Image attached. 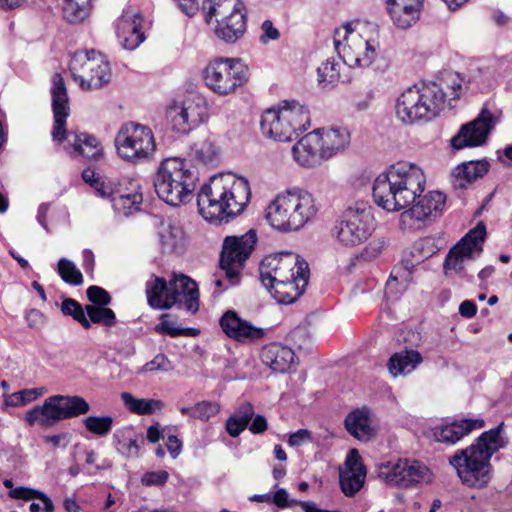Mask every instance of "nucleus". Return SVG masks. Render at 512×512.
<instances>
[{
  "label": "nucleus",
  "instance_id": "nucleus-22",
  "mask_svg": "<svg viewBox=\"0 0 512 512\" xmlns=\"http://www.w3.org/2000/svg\"><path fill=\"white\" fill-rule=\"evenodd\" d=\"M431 94H424V83L406 89L396 101V116L405 124H412L425 120L423 99H428Z\"/></svg>",
  "mask_w": 512,
  "mask_h": 512
},
{
  "label": "nucleus",
  "instance_id": "nucleus-19",
  "mask_svg": "<svg viewBox=\"0 0 512 512\" xmlns=\"http://www.w3.org/2000/svg\"><path fill=\"white\" fill-rule=\"evenodd\" d=\"M421 194L411 203V207L401 213L400 222L404 229H420L439 217L445 209L446 196L442 192Z\"/></svg>",
  "mask_w": 512,
  "mask_h": 512
},
{
  "label": "nucleus",
  "instance_id": "nucleus-37",
  "mask_svg": "<svg viewBox=\"0 0 512 512\" xmlns=\"http://www.w3.org/2000/svg\"><path fill=\"white\" fill-rule=\"evenodd\" d=\"M182 104V111L188 119L192 129L203 123L208 117V108L205 98L201 95H194L185 99Z\"/></svg>",
  "mask_w": 512,
  "mask_h": 512
},
{
  "label": "nucleus",
  "instance_id": "nucleus-26",
  "mask_svg": "<svg viewBox=\"0 0 512 512\" xmlns=\"http://www.w3.org/2000/svg\"><path fill=\"white\" fill-rule=\"evenodd\" d=\"M484 427L482 419H461L451 423L436 426L433 429V437L436 441L454 445L473 430Z\"/></svg>",
  "mask_w": 512,
  "mask_h": 512
},
{
  "label": "nucleus",
  "instance_id": "nucleus-61",
  "mask_svg": "<svg viewBox=\"0 0 512 512\" xmlns=\"http://www.w3.org/2000/svg\"><path fill=\"white\" fill-rule=\"evenodd\" d=\"M310 439L311 432L308 429H299L290 435L288 443L293 447H298Z\"/></svg>",
  "mask_w": 512,
  "mask_h": 512
},
{
  "label": "nucleus",
  "instance_id": "nucleus-49",
  "mask_svg": "<svg viewBox=\"0 0 512 512\" xmlns=\"http://www.w3.org/2000/svg\"><path fill=\"white\" fill-rule=\"evenodd\" d=\"M58 274L61 279L68 284L78 286L83 283V276L81 271L72 261L66 258H61L59 260Z\"/></svg>",
  "mask_w": 512,
  "mask_h": 512
},
{
  "label": "nucleus",
  "instance_id": "nucleus-7",
  "mask_svg": "<svg viewBox=\"0 0 512 512\" xmlns=\"http://www.w3.org/2000/svg\"><path fill=\"white\" fill-rule=\"evenodd\" d=\"M197 180L187 160L172 157L160 163L154 177V188L161 200L171 206H179L192 199Z\"/></svg>",
  "mask_w": 512,
  "mask_h": 512
},
{
  "label": "nucleus",
  "instance_id": "nucleus-1",
  "mask_svg": "<svg viewBox=\"0 0 512 512\" xmlns=\"http://www.w3.org/2000/svg\"><path fill=\"white\" fill-rule=\"evenodd\" d=\"M251 197L250 185L244 177L232 173L210 178L197 196L199 213L209 222H228L240 215Z\"/></svg>",
  "mask_w": 512,
  "mask_h": 512
},
{
  "label": "nucleus",
  "instance_id": "nucleus-30",
  "mask_svg": "<svg viewBox=\"0 0 512 512\" xmlns=\"http://www.w3.org/2000/svg\"><path fill=\"white\" fill-rule=\"evenodd\" d=\"M318 134L319 145L326 160L346 149L350 143V134L344 128H321L314 130Z\"/></svg>",
  "mask_w": 512,
  "mask_h": 512
},
{
  "label": "nucleus",
  "instance_id": "nucleus-52",
  "mask_svg": "<svg viewBox=\"0 0 512 512\" xmlns=\"http://www.w3.org/2000/svg\"><path fill=\"white\" fill-rule=\"evenodd\" d=\"M439 84L443 86V91L446 93V100H456L460 97L463 87L462 79L458 74H448Z\"/></svg>",
  "mask_w": 512,
  "mask_h": 512
},
{
  "label": "nucleus",
  "instance_id": "nucleus-27",
  "mask_svg": "<svg viewBox=\"0 0 512 512\" xmlns=\"http://www.w3.org/2000/svg\"><path fill=\"white\" fill-rule=\"evenodd\" d=\"M296 162L303 167H315L326 160L319 145L318 134L314 131L303 136L292 148Z\"/></svg>",
  "mask_w": 512,
  "mask_h": 512
},
{
  "label": "nucleus",
  "instance_id": "nucleus-20",
  "mask_svg": "<svg viewBox=\"0 0 512 512\" xmlns=\"http://www.w3.org/2000/svg\"><path fill=\"white\" fill-rule=\"evenodd\" d=\"M496 123L497 118L484 107L474 120L460 128L458 133L451 139V146L454 149L460 150L484 144Z\"/></svg>",
  "mask_w": 512,
  "mask_h": 512
},
{
  "label": "nucleus",
  "instance_id": "nucleus-38",
  "mask_svg": "<svg viewBox=\"0 0 512 512\" xmlns=\"http://www.w3.org/2000/svg\"><path fill=\"white\" fill-rule=\"evenodd\" d=\"M121 400L130 412L137 415H150L164 407L159 399L135 398L129 392H123Z\"/></svg>",
  "mask_w": 512,
  "mask_h": 512
},
{
  "label": "nucleus",
  "instance_id": "nucleus-12",
  "mask_svg": "<svg viewBox=\"0 0 512 512\" xmlns=\"http://www.w3.org/2000/svg\"><path fill=\"white\" fill-rule=\"evenodd\" d=\"M89 403L80 396L54 395L45 399L43 405L27 411L25 420L29 425L52 427L58 422L88 413Z\"/></svg>",
  "mask_w": 512,
  "mask_h": 512
},
{
  "label": "nucleus",
  "instance_id": "nucleus-48",
  "mask_svg": "<svg viewBox=\"0 0 512 512\" xmlns=\"http://www.w3.org/2000/svg\"><path fill=\"white\" fill-rule=\"evenodd\" d=\"M61 312L65 316H71L75 321L79 322L83 328L89 329L91 327L90 321L86 317V310L80 303L72 298H66L61 304Z\"/></svg>",
  "mask_w": 512,
  "mask_h": 512
},
{
  "label": "nucleus",
  "instance_id": "nucleus-55",
  "mask_svg": "<svg viewBox=\"0 0 512 512\" xmlns=\"http://www.w3.org/2000/svg\"><path fill=\"white\" fill-rule=\"evenodd\" d=\"M155 331L159 334L169 335L171 337H177L182 335V328L176 327L174 322L169 319L168 314H162L160 322L155 326Z\"/></svg>",
  "mask_w": 512,
  "mask_h": 512
},
{
  "label": "nucleus",
  "instance_id": "nucleus-5",
  "mask_svg": "<svg viewBox=\"0 0 512 512\" xmlns=\"http://www.w3.org/2000/svg\"><path fill=\"white\" fill-rule=\"evenodd\" d=\"M344 24L334 33V47L338 56L351 68H367L377 58L380 44L376 25L356 22Z\"/></svg>",
  "mask_w": 512,
  "mask_h": 512
},
{
  "label": "nucleus",
  "instance_id": "nucleus-4",
  "mask_svg": "<svg viewBox=\"0 0 512 512\" xmlns=\"http://www.w3.org/2000/svg\"><path fill=\"white\" fill-rule=\"evenodd\" d=\"M501 431L502 424L482 433L475 443L449 458V464L467 487L481 489L492 479L491 457L505 445Z\"/></svg>",
  "mask_w": 512,
  "mask_h": 512
},
{
  "label": "nucleus",
  "instance_id": "nucleus-35",
  "mask_svg": "<svg viewBox=\"0 0 512 512\" xmlns=\"http://www.w3.org/2000/svg\"><path fill=\"white\" fill-rule=\"evenodd\" d=\"M489 170V164L486 161H470L463 163L455 169L456 188L465 189L468 184L483 177Z\"/></svg>",
  "mask_w": 512,
  "mask_h": 512
},
{
  "label": "nucleus",
  "instance_id": "nucleus-32",
  "mask_svg": "<svg viewBox=\"0 0 512 512\" xmlns=\"http://www.w3.org/2000/svg\"><path fill=\"white\" fill-rule=\"evenodd\" d=\"M158 235L163 253H176L184 246V231L179 224L171 220L160 223Z\"/></svg>",
  "mask_w": 512,
  "mask_h": 512
},
{
  "label": "nucleus",
  "instance_id": "nucleus-53",
  "mask_svg": "<svg viewBox=\"0 0 512 512\" xmlns=\"http://www.w3.org/2000/svg\"><path fill=\"white\" fill-rule=\"evenodd\" d=\"M220 411L219 403L215 401H201L194 406V419L208 421Z\"/></svg>",
  "mask_w": 512,
  "mask_h": 512
},
{
  "label": "nucleus",
  "instance_id": "nucleus-62",
  "mask_svg": "<svg viewBox=\"0 0 512 512\" xmlns=\"http://www.w3.org/2000/svg\"><path fill=\"white\" fill-rule=\"evenodd\" d=\"M25 319L30 328H38L43 324V314L37 309L28 310Z\"/></svg>",
  "mask_w": 512,
  "mask_h": 512
},
{
  "label": "nucleus",
  "instance_id": "nucleus-58",
  "mask_svg": "<svg viewBox=\"0 0 512 512\" xmlns=\"http://www.w3.org/2000/svg\"><path fill=\"white\" fill-rule=\"evenodd\" d=\"M271 503L275 504L278 508L284 509L293 505H299L300 501L290 500L289 494L284 488H279L274 495H271Z\"/></svg>",
  "mask_w": 512,
  "mask_h": 512
},
{
  "label": "nucleus",
  "instance_id": "nucleus-24",
  "mask_svg": "<svg viewBox=\"0 0 512 512\" xmlns=\"http://www.w3.org/2000/svg\"><path fill=\"white\" fill-rule=\"evenodd\" d=\"M117 38L127 50H134L145 39L142 31V16L133 10H125L117 21Z\"/></svg>",
  "mask_w": 512,
  "mask_h": 512
},
{
  "label": "nucleus",
  "instance_id": "nucleus-21",
  "mask_svg": "<svg viewBox=\"0 0 512 512\" xmlns=\"http://www.w3.org/2000/svg\"><path fill=\"white\" fill-rule=\"evenodd\" d=\"M51 95L54 115V126L51 134L54 141L62 142L66 137L65 126L70 108L66 86L60 74L53 76Z\"/></svg>",
  "mask_w": 512,
  "mask_h": 512
},
{
  "label": "nucleus",
  "instance_id": "nucleus-16",
  "mask_svg": "<svg viewBox=\"0 0 512 512\" xmlns=\"http://www.w3.org/2000/svg\"><path fill=\"white\" fill-rule=\"evenodd\" d=\"M485 238L486 227L479 222L448 252L444 261L445 274L455 272L471 282L473 277L465 273V264L481 255Z\"/></svg>",
  "mask_w": 512,
  "mask_h": 512
},
{
  "label": "nucleus",
  "instance_id": "nucleus-11",
  "mask_svg": "<svg viewBox=\"0 0 512 512\" xmlns=\"http://www.w3.org/2000/svg\"><path fill=\"white\" fill-rule=\"evenodd\" d=\"M374 229L372 207L368 202L356 201L349 205L335 222L333 235L343 246L354 247L364 243Z\"/></svg>",
  "mask_w": 512,
  "mask_h": 512
},
{
  "label": "nucleus",
  "instance_id": "nucleus-47",
  "mask_svg": "<svg viewBox=\"0 0 512 512\" xmlns=\"http://www.w3.org/2000/svg\"><path fill=\"white\" fill-rule=\"evenodd\" d=\"M142 201L143 196L139 192L118 193L116 197H113V206L124 214H129L134 210H139Z\"/></svg>",
  "mask_w": 512,
  "mask_h": 512
},
{
  "label": "nucleus",
  "instance_id": "nucleus-13",
  "mask_svg": "<svg viewBox=\"0 0 512 512\" xmlns=\"http://www.w3.org/2000/svg\"><path fill=\"white\" fill-rule=\"evenodd\" d=\"M206 86L220 96L230 95L246 83L248 68L238 59L217 58L203 71Z\"/></svg>",
  "mask_w": 512,
  "mask_h": 512
},
{
  "label": "nucleus",
  "instance_id": "nucleus-50",
  "mask_svg": "<svg viewBox=\"0 0 512 512\" xmlns=\"http://www.w3.org/2000/svg\"><path fill=\"white\" fill-rule=\"evenodd\" d=\"M85 428L98 436H106L110 433L113 425L111 416H88L83 420Z\"/></svg>",
  "mask_w": 512,
  "mask_h": 512
},
{
  "label": "nucleus",
  "instance_id": "nucleus-31",
  "mask_svg": "<svg viewBox=\"0 0 512 512\" xmlns=\"http://www.w3.org/2000/svg\"><path fill=\"white\" fill-rule=\"evenodd\" d=\"M116 450L126 458H137L140 447L144 443V436L136 434L131 426L117 429L113 434Z\"/></svg>",
  "mask_w": 512,
  "mask_h": 512
},
{
  "label": "nucleus",
  "instance_id": "nucleus-45",
  "mask_svg": "<svg viewBox=\"0 0 512 512\" xmlns=\"http://www.w3.org/2000/svg\"><path fill=\"white\" fill-rule=\"evenodd\" d=\"M46 393V388L24 389L4 396V404L11 407L24 406Z\"/></svg>",
  "mask_w": 512,
  "mask_h": 512
},
{
  "label": "nucleus",
  "instance_id": "nucleus-34",
  "mask_svg": "<svg viewBox=\"0 0 512 512\" xmlns=\"http://www.w3.org/2000/svg\"><path fill=\"white\" fill-rule=\"evenodd\" d=\"M431 94L428 99H423L425 121L437 117L446 105V93L443 86L436 82L424 83V94Z\"/></svg>",
  "mask_w": 512,
  "mask_h": 512
},
{
  "label": "nucleus",
  "instance_id": "nucleus-63",
  "mask_svg": "<svg viewBox=\"0 0 512 512\" xmlns=\"http://www.w3.org/2000/svg\"><path fill=\"white\" fill-rule=\"evenodd\" d=\"M267 427L268 424L266 418L263 415H256L249 426V430L253 434H261L267 430Z\"/></svg>",
  "mask_w": 512,
  "mask_h": 512
},
{
  "label": "nucleus",
  "instance_id": "nucleus-28",
  "mask_svg": "<svg viewBox=\"0 0 512 512\" xmlns=\"http://www.w3.org/2000/svg\"><path fill=\"white\" fill-rule=\"evenodd\" d=\"M261 360L264 365L277 373H286L294 364V351L279 343H270L262 348Z\"/></svg>",
  "mask_w": 512,
  "mask_h": 512
},
{
  "label": "nucleus",
  "instance_id": "nucleus-14",
  "mask_svg": "<svg viewBox=\"0 0 512 512\" xmlns=\"http://www.w3.org/2000/svg\"><path fill=\"white\" fill-rule=\"evenodd\" d=\"M69 69L73 79L84 90L100 89L110 82L112 76L108 61L94 50L74 53Z\"/></svg>",
  "mask_w": 512,
  "mask_h": 512
},
{
  "label": "nucleus",
  "instance_id": "nucleus-64",
  "mask_svg": "<svg viewBox=\"0 0 512 512\" xmlns=\"http://www.w3.org/2000/svg\"><path fill=\"white\" fill-rule=\"evenodd\" d=\"M166 447L171 456L176 458L182 450V443L176 436L170 435L167 438Z\"/></svg>",
  "mask_w": 512,
  "mask_h": 512
},
{
  "label": "nucleus",
  "instance_id": "nucleus-23",
  "mask_svg": "<svg viewBox=\"0 0 512 512\" xmlns=\"http://www.w3.org/2000/svg\"><path fill=\"white\" fill-rule=\"evenodd\" d=\"M219 324L223 332L231 339L241 343L259 341L265 336V329L256 327L242 319L235 311L228 310L220 318Z\"/></svg>",
  "mask_w": 512,
  "mask_h": 512
},
{
  "label": "nucleus",
  "instance_id": "nucleus-57",
  "mask_svg": "<svg viewBox=\"0 0 512 512\" xmlns=\"http://www.w3.org/2000/svg\"><path fill=\"white\" fill-rule=\"evenodd\" d=\"M172 369V365L170 360L166 357V355L159 353L157 354L151 361L147 362L143 366V370L146 372H154V371H170Z\"/></svg>",
  "mask_w": 512,
  "mask_h": 512
},
{
  "label": "nucleus",
  "instance_id": "nucleus-15",
  "mask_svg": "<svg viewBox=\"0 0 512 512\" xmlns=\"http://www.w3.org/2000/svg\"><path fill=\"white\" fill-rule=\"evenodd\" d=\"M115 145L119 155L129 161L148 159L156 150L152 130L148 126L134 122L121 126L115 137Z\"/></svg>",
  "mask_w": 512,
  "mask_h": 512
},
{
  "label": "nucleus",
  "instance_id": "nucleus-2",
  "mask_svg": "<svg viewBox=\"0 0 512 512\" xmlns=\"http://www.w3.org/2000/svg\"><path fill=\"white\" fill-rule=\"evenodd\" d=\"M260 279L279 303L290 304L308 285V263L292 252L271 254L261 261Z\"/></svg>",
  "mask_w": 512,
  "mask_h": 512
},
{
  "label": "nucleus",
  "instance_id": "nucleus-43",
  "mask_svg": "<svg viewBox=\"0 0 512 512\" xmlns=\"http://www.w3.org/2000/svg\"><path fill=\"white\" fill-rule=\"evenodd\" d=\"M318 74V85L322 89H332L340 79V67L339 63L334 59H327L317 69Z\"/></svg>",
  "mask_w": 512,
  "mask_h": 512
},
{
  "label": "nucleus",
  "instance_id": "nucleus-17",
  "mask_svg": "<svg viewBox=\"0 0 512 512\" xmlns=\"http://www.w3.org/2000/svg\"><path fill=\"white\" fill-rule=\"evenodd\" d=\"M257 243V234L251 229L241 236H227L220 255V268L231 284L238 282L241 270Z\"/></svg>",
  "mask_w": 512,
  "mask_h": 512
},
{
  "label": "nucleus",
  "instance_id": "nucleus-56",
  "mask_svg": "<svg viewBox=\"0 0 512 512\" xmlns=\"http://www.w3.org/2000/svg\"><path fill=\"white\" fill-rule=\"evenodd\" d=\"M86 294L89 301L96 306H106L111 302L109 293L99 286H90Z\"/></svg>",
  "mask_w": 512,
  "mask_h": 512
},
{
  "label": "nucleus",
  "instance_id": "nucleus-25",
  "mask_svg": "<svg viewBox=\"0 0 512 512\" xmlns=\"http://www.w3.org/2000/svg\"><path fill=\"white\" fill-rule=\"evenodd\" d=\"M346 469L340 473V486L347 497H353L364 485L366 469L356 449H351L345 461Z\"/></svg>",
  "mask_w": 512,
  "mask_h": 512
},
{
  "label": "nucleus",
  "instance_id": "nucleus-6",
  "mask_svg": "<svg viewBox=\"0 0 512 512\" xmlns=\"http://www.w3.org/2000/svg\"><path fill=\"white\" fill-rule=\"evenodd\" d=\"M318 208L311 193L301 189L278 194L266 209V219L279 231H297L310 221Z\"/></svg>",
  "mask_w": 512,
  "mask_h": 512
},
{
  "label": "nucleus",
  "instance_id": "nucleus-29",
  "mask_svg": "<svg viewBox=\"0 0 512 512\" xmlns=\"http://www.w3.org/2000/svg\"><path fill=\"white\" fill-rule=\"evenodd\" d=\"M346 430L360 441H369L376 435L372 426L371 412L367 407L351 411L344 421Z\"/></svg>",
  "mask_w": 512,
  "mask_h": 512
},
{
  "label": "nucleus",
  "instance_id": "nucleus-54",
  "mask_svg": "<svg viewBox=\"0 0 512 512\" xmlns=\"http://www.w3.org/2000/svg\"><path fill=\"white\" fill-rule=\"evenodd\" d=\"M94 190L98 196L113 200V197H116L119 193V185L115 181L103 177L99 182H96Z\"/></svg>",
  "mask_w": 512,
  "mask_h": 512
},
{
  "label": "nucleus",
  "instance_id": "nucleus-18",
  "mask_svg": "<svg viewBox=\"0 0 512 512\" xmlns=\"http://www.w3.org/2000/svg\"><path fill=\"white\" fill-rule=\"evenodd\" d=\"M377 476L389 486L414 487L430 480V471L418 461L398 459L377 466Z\"/></svg>",
  "mask_w": 512,
  "mask_h": 512
},
{
  "label": "nucleus",
  "instance_id": "nucleus-33",
  "mask_svg": "<svg viewBox=\"0 0 512 512\" xmlns=\"http://www.w3.org/2000/svg\"><path fill=\"white\" fill-rule=\"evenodd\" d=\"M422 362V356L415 350H403L394 353L388 361V370L392 376L407 375Z\"/></svg>",
  "mask_w": 512,
  "mask_h": 512
},
{
  "label": "nucleus",
  "instance_id": "nucleus-9",
  "mask_svg": "<svg viewBox=\"0 0 512 512\" xmlns=\"http://www.w3.org/2000/svg\"><path fill=\"white\" fill-rule=\"evenodd\" d=\"M260 126L262 134L267 138L291 141L310 126V112L296 101H284L278 108L264 111Z\"/></svg>",
  "mask_w": 512,
  "mask_h": 512
},
{
  "label": "nucleus",
  "instance_id": "nucleus-36",
  "mask_svg": "<svg viewBox=\"0 0 512 512\" xmlns=\"http://www.w3.org/2000/svg\"><path fill=\"white\" fill-rule=\"evenodd\" d=\"M386 5L393 23L400 29H408L413 26L420 19L423 8L393 3H386Z\"/></svg>",
  "mask_w": 512,
  "mask_h": 512
},
{
  "label": "nucleus",
  "instance_id": "nucleus-59",
  "mask_svg": "<svg viewBox=\"0 0 512 512\" xmlns=\"http://www.w3.org/2000/svg\"><path fill=\"white\" fill-rule=\"evenodd\" d=\"M168 473L164 470L147 472L142 477V483L148 486L163 485L168 480Z\"/></svg>",
  "mask_w": 512,
  "mask_h": 512
},
{
  "label": "nucleus",
  "instance_id": "nucleus-44",
  "mask_svg": "<svg viewBox=\"0 0 512 512\" xmlns=\"http://www.w3.org/2000/svg\"><path fill=\"white\" fill-rule=\"evenodd\" d=\"M166 118L171 129L178 133L185 134L192 130L188 119L186 120L185 114L182 111L181 103L174 102L168 106Z\"/></svg>",
  "mask_w": 512,
  "mask_h": 512
},
{
  "label": "nucleus",
  "instance_id": "nucleus-40",
  "mask_svg": "<svg viewBox=\"0 0 512 512\" xmlns=\"http://www.w3.org/2000/svg\"><path fill=\"white\" fill-rule=\"evenodd\" d=\"M73 136V147L78 154L91 159H98L103 152L102 146L97 138L88 133H71Z\"/></svg>",
  "mask_w": 512,
  "mask_h": 512
},
{
  "label": "nucleus",
  "instance_id": "nucleus-3",
  "mask_svg": "<svg viewBox=\"0 0 512 512\" xmlns=\"http://www.w3.org/2000/svg\"><path fill=\"white\" fill-rule=\"evenodd\" d=\"M425 185L426 177L421 167L398 162L374 180L372 196L377 206L396 212L411 205L424 192Z\"/></svg>",
  "mask_w": 512,
  "mask_h": 512
},
{
  "label": "nucleus",
  "instance_id": "nucleus-51",
  "mask_svg": "<svg viewBox=\"0 0 512 512\" xmlns=\"http://www.w3.org/2000/svg\"><path fill=\"white\" fill-rule=\"evenodd\" d=\"M192 152L197 160L203 163L212 162L216 156V147L209 139L196 142Z\"/></svg>",
  "mask_w": 512,
  "mask_h": 512
},
{
  "label": "nucleus",
  "instance_id": "nucleus-39",
  "mask_svg": "<svg viewBox=\"0 0 512 512\" xmlns=\"http://www.w3.org/2000/svg\"><path fill=\"white\" fill-rule=\"evenodd\" d=\"M254 416L251 403L242 404L226 421V430L231 437H238Z\"/></svg>",
  "mask_w": 512,
  "mask_h": 512
},
{
  "label": "nucleus",
  "instance_id": "nucleus-41",
  "mask_svg": "<svg viewBox=\"0 0 512 512\" xmlns=\"http://www.w3.org/2000/svg\"><path fill=\"white\" fill-rule=\"evenodd\" d=\"M3 484L6 488H9L10 491L8 493L10 498L13 499H22V500H30V499H38L41 500L44 504L43 511L44 512H53L54 504L51 499L42 491L35 490L27 487H16L13 488L12 479H5Z\"/></svg>",
  "mask_w": 512,
  "mask_h": 512
},
{
  "label": "nucleus",
  "instance_id": "nucleus-10",
  "mask_svg": "<svg viewBox=\"0 0 512 512\" xmlns=\"http://www.w3.org/2000/svg\"><path fill=\"white\" fill-rule=\"evenodd\" d=\"M202 10L207 23L216 19L215 34L227 43H235L246 32L247 16L241 0H204Z\"/></svg>",
  "mask_w": 512,
  "mask_h": 512
},
{
  "label": "nucleus",
  "instance_id": "nucleus-60",
  "mask_svg": "<svg viewBox=\"0 0 512 512\" xmlns=\"http://www.w3.org/2000/svg\"><path fill=\"white\" fill-rule=\"evenodd\" d=\"M261 29L263 32L260 36L262 43H267L270 40H277L280 37L278 29L273 26V23L270 20H265L261 25Z\"/></svg>",
  "mask_w": 512,
  "mask_h": 512
},
{
  "label": "nucleus",
  "instance_id": "nucleus-42",
  "mask_svg": "<svg viewBox=\"0 0 512 512\" xmlns=\"http://www.w3.org/2000/svg\"><path fill=\"white\" fill-rule=\"evenodd\" d=\"M92 0H64L63 16L70 23H80L91 11Z\"/></svg>",
  "mask_w": 512,
  "mask_h": 512
},
{
  "label": "nucleus",
  "instance_id": "nucleus-8",
  "mask_svg": "<svg viewBox=\"0 0 512 512\" xmlns=\"http://www.w3.org/2000/svg\"><path fill=\"white\" fill-rule=\"evenodd\" d=\"M146 295L148 304L154 309L178 306L191 313L199 310L197 283L183 274L174 275L168 282L152 275L146 282Z\"/></svg>",
  "mask_w": 512,
  "mask_h": 512
},
{
  "label": "nucleus",
  "instance_id": "nucleus-46",
  "mask_svg": "<svg viewBox=\"0 0 512 512\" xmlns=\"http://www.w3.org/2000/svg\"><path fill=\"white\" fill-rule=\"evenodd\" d=\"M86 313L90 323L102 324L104 326H113L116 323V315L114 311L105 306L86 305Z\"/></svg>",
  "mask_w": 512,
  "mask_h": 512
}]
</instances>
